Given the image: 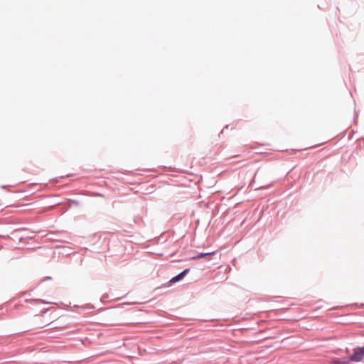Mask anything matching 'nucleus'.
I'll list each match as a JSON object with an SVG mask.
<instances>
[{"label": "nucleus", "mask_w": 364, "mask_h": 364, "mask_svg": "<svg viewBox=\"0 0 364 364\" xmlns=\"http://www.w3.org/2000/svg\"><path fill=\"white\" fill-rule=\"evenodd\" d=\"M69 202L71 204H75V205H78L80 204L79 201L76 200L69 199Z\"/></svg>", "instance_id": "9d476101"}, {"label": "nucleus", "mask_w": 364, "mask_h": 364, "mask_svg": "<svg viewBox=\"0 0 364 364\" xmlns=\"http://www.w3.org/2000/svg\"><path fill=\"white\" fill-rule=\"evenodd\" d=\"M190 272V268L184 269L182 272L180 273L182 274L183 277H185Z\"/></svg>", "instance_id": "0eeeda50"}, {"label": "nucleus", "mask_w": 364, "mask_h": 364, "mask_svg": "<svg viewBox=\"0 0 364 364\" xmlns=\"http://www.w3.org/2000/svg\"><path fill=\"white\" fill-rule=\"evenodd\" d=\"M52 279V278H51V277H46L44 279V280H46V279H47V280H49V279Z\"/></svg>", "instance_id": "ddd939ff"}, {"label": "nucleus", "mask_w": 364, "mask_h": 364, "mask_svg": "<svg viewBox=\"0 0 364 364\" xmlns=\"http://www.w3.org/2000/svg\"><path fill=\"white\" fill-rule=\"evenodd\" d=\"M288 338H284V339H282V342L284 341V340H287V339H288Z\"/></svg>", "instance_id": "6ab92c4d"}, {"label": "nucleus", "mask_w": 364, "mask_h": 364, "mask_svg": "<svg viewBox=\"0 0 364 364\" xmlns=\"http://www.w3.org/2000/svg\"><path fill=\"white\" fill-rule=\"evenodd\" d=\"M228 127H229V125L227 124V125L225 126L224 129H228Z\"/></svg>", "instance_id": "dca6fc26"}, {"label": "nucleus", "mask_w": 364, "mask_h": 364, "mask_svg": "<svg viewBox=\"0 0 364 364\" xmlns=\"http://www.w3.org/2000/svg\"><path fill=\"white\" fill-rule=\"evenodd\" d=\"M354 113H355V118H354V120L355 121V120H356V117H358V114H357V113H356V111H354Z\"/></svg>", "instance_id": "4468645a"}, {"label": "nucleus", "mask_w": 364, "mask_h": 364, "mask_svg": "<svg viewBox=\"0 0 364 364\" xmlns=\"http://www.w3.org/2000/svg\"><path fill=\"white\" fill-rule=\"evenodd\" d=\"M183 277L181 273L178 274L177 275L173 277L166 284H164V287H171L172 284H176L182 279H183Z\"/></svg>", "instance_id": "20e7f679"}, {"label": "nucleus", "mask_w": 364, "mask_h": 364, "mask_svg": "<svg viewBox=\"0 0 364 364\" xmlns=\"http://www.w3.org/2000/svg\"><path fill=\"white\" fill-rule=\"evenodd\" d=\"M36 303H42V304H45L46 302H45L44 301H43L42 299H36Z\"/></svg>", "instance_id": "f8f14e48"}, {"label": "nucleus", "mask_w": 364, "mask_h": 364, "mask_svg": "<svg viewBox=\"0 0 364 364\" xmlns=\"http://www.w3.org/2000/svg\"><path fill=\"white\" fill-rule=\"evenodd\" d=\"M350 362H351L350 356H344L341 358H333L331 361V364H348Z\"/></svg>", "instance_id": "7ed1b4c3"}, {"label": "nucleus", "mask_w": 364, "mask_h": 364, "mask_svg": "<svg viewBox=\"0 0 364 364\" xmlns=\"http://www.w3.org/2000/svg\"><path fill=\"white\" fill-rule=\"evenodd\" d=\"M134 304L135 303H134V302H124V303L117 304V305H116L114 306H112V307H109V308L104 309V310L105 311H108L109 316H116V315L119 314V309H124L127 306H130V305H132V304Z\"/></svg>", "instance_id": "f257e3e1"}, {"label": "nucleus", "mask_w": 364, "mask_h": 364, "mask_svg": "<svg viewBox=\"0 0 364 364\" xmlns=\"http://www.w3.org/2000/svg\"><path fill=\"white\" fill-rule=\"evenodd\" d=\"M98 196H99L100 197H102V196H104V195H103V194H102V193H99V194H98Z\"/></svg>", "instance_id": "f3484780"}, {"label": "nucleus", "mask_w": 364, "mask_h": 364, "mask_svg": "<svg viewBox=\"0 0 364 364\" xmlns=\"http://www.w3.org/2000/svg\"><path fill=\"white\" fill-rule=\"evenodd\" d=\"M81 308L84 309H94V306L91 304H87L85 306H82Z\"/></svg>", "instance_id": "9b49d317"}, {"label": "nucleus", "mask_w": 364, "mask_h": 364, "mask_svg": "<svg viewBox=\"0 0 364 364\" xmlns=\"http://www.w3.org/2000/svg\"><path fill=\"white\" fill-rule=\"evenodd\" d=\"M215 252H198L196 255L193 256L191 259L192 260H197L201 258L206 257L208 256H210L213 255H215Z\"/></svg>", "instance_id": "39448f33"}, {"label": "nucleus", "mask_w": 364, "mask_h": 364, "mask_svg": "<svg viewBox=\"0 0 364 364\" xmlns=\"http://www.w3.org/2000/svg\"><path fill=\"white\" fill-rule=\"evenodd\" d=\"M109 298V295L107 294H105L102 295V296L101 297L100 299V301L102 303H104L105 299H108Z\"/></svg>", "instance_id": "1a4fd4ad"}, {"label": "nucleus", "mask_w": 364, "mask_h": 364, "mask_svg": "<svg viewBox=\"0 0 364 364\" xmlns=\"http://www.w3.org/2000/svg\"><path fill=\"white\" fill-rule=\"evenodd\" d=\"M122 298H124V296L117 298L115 300H116V301L121 300Z\"/></svg>", "instance_id": "2eb2a0df"}, {"label": "nucleus", "mask_w": 364, "mask_h": 364, "mask_svg": "<svg viewBox=\"0 0 364 364\" xmlns=\"http://www.w3.org/2000/svg\"><path fill=\"white\" fill-rule=\"evenodd\" d=\"M190 272V268L184 269L182 272L180 273L182 274L183 277H185Z\"/></svg>", "instance_id": "6e6552de"}, {"label": "nucleus", "mask_w": 364, "mask_h": 364, "mask_svg": "<svg viewBox=\"0 0 364 364\" xmlns=\"http://www.w3.org/2000/svg\"><path fill=\"white\" fill-rule=\"evenodd\" d=\"M364 358V346L358 347L354 349V352L350 355L351 362H359Z\"/></svg>", "instance_id": "f03ea898"}, {"label": "nucleus", "mask_w": 364, "mask_h": 364, "mask_svg": "<svg viewBox=\"0 0 364 364\" xmlns=\"http://www.w3.org/2000/svg\"><path fill=\"white\" fill-rule=\"evenodd\" d=\"M362 306H364V304H362Z\"/></svg>", "instance_id": "aec40b11"}, {"label": "nucleus", "mask_w": 364, "mask_h": 364, "mask_svg": "<svg viewBox=\"0 0 364 364\" xmlns=\"http://www.w3.org/2000/svg\"><path fill=\"white\" fill-rule=\"evenodd\" d=\"M73 176V174H68L66 176H59V177H55L54 178H52L50 180V181L58 183V182H59L60 179L64 178H67V177H69V176Z\"/></svg>", "instance_id": "423d86ee"}, {"label": "nucleus", "mask_w": 364, "mask_h": 364, "mask_svg": "<svg viewBox=\"0 0 364 364\" xmlns=\"http://www.w3.org/2000/svg\"><path fill=\"white\" fill-rule=\"evenodd\" d=\"M338 308H339V306H335V307L333 308V309H337Z\"/></svg>", "instance_id": "a211bd4d"}]
</instances>
